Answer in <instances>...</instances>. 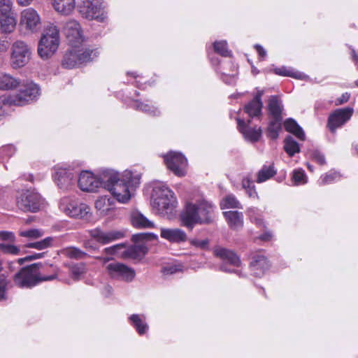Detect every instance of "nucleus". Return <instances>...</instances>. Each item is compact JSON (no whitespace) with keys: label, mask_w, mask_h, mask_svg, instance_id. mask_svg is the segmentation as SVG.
Returning a JSON list of instances; mask_svg holds the SVG:
<instances>
[{"label":"nucleus","mask_w":358,"mask_h":358,"mask_svg":"<svg viewBox=\"0 0 358 358\" xmlns=\"http://www.w3.org/2000/svg\"><path fill=\"white\" fill-rule=\"evenodd\" d=\"M63 31L69 45L62 61L63 67L73 69L92 62L99 56L98 48L85 44V37L79 22L68 21Z\"/></svg>","instance_id":"f257e3e1"},{"label":"nucleus","mask_w":358,"mask_h":358,"mask_svg":"<svg viewBox=\"0 0 358 358\" xmlns=\"http://www.w3.org/2000/svg\"><path fill=\"white\" fill-rule=\"evenodd\" d=\"M103 180H106L105 189L120 203H126L131 198L136 188L139 185L141 176L137 172L125 170L122 173L108 169Z\"/></svg>","instance_id":"f03ea898"},{"label":"nucleus","mask_w":358,"mask_h":358,"mask_svg":"<svg viewBox=\"0 0 358 358\" xmlns=\"http://www.w3.org/2000/svg\"><path fill=\"white\" fill-rule=\"evenodd\" d=\"M215 206L204 198L186 204L180 215L181 224L192 229L198 224H209L213 222Z\"/></svg>","instance_id":"7ed1b4c3"},{"label":"nucleus","mask_w":358,"mask_h":358,"mask_svg":"<svg viewBox=\"0 0 358 358\" xmlns=\"http://www.w3.org/2000/svg\"><path fill=\"white\" fill-rule=\"evenodd\" d=\"M177 200L173 191L164 182L154 184L151 194V206L160 216L170 218L174 213Z\"/></svg>","instance_id":"20e7f679"},{"label":"nucleus","mask_w":358,"mask_h":358,"mask_svg":"<svg viewBox=\"0 0 358 358\" xmlns=\"http://www.w3.org/2000/svg\"><path fill=\"white\" fill-rule=\"evenodd\" d=\"M41 264H34L21 268L13 277L15 284L21 288H31L39 282L57 278L56 268H52V274L45 275L41 272Z\"/></svg>","instance_id":"39448f33"},{"label":"nucleus","mask_w":358,"mask_h":358,"mask_svg":"<svg viewBox=\"0 0 358 358\" xmlns=\"http://www.w3.org/2000/svg\"><path fill=\"white\" fill-rule=\"evenodd\" d=\"M60 42L59 30L53 24L45 27L38 45V53L41 58L47 59L57 50Z\"/></svg>","instance_id":"423d86ee"},{"label":"nucleus","mask_w":358,"mask_h":358,"mask_svg":"<svg viewBox=\"0 0 358 358\" xmlns=\"http://www.w3.org/2000/svg\"><path fill=\"white\" fill-rule=\"evenodd\" d=\"M20 89L13 94H6L13 106H23L36 100L41 94L39 86L32 81L20 84Z\"/></svg>","instance_id":"0eeeda50"},{"label":"nucleus","mask_w":358,"mask_h":358,"mask_svg":"<svg viewBox=\"0 0 358 358\" xmlns=\"http://www.w3.org/2000/svg\"><path fill=\"white\" fill-rule=\"evenodd\" d=\"M108 169L101 171L97 175L90 171H82L78 177V186L83 192H96L100 188H105L106 180H103Z\"/></svg>","instance_id":"6e6552de"},{"label":"nucleus","mask_w":358,"mask_h":358,"mask_svg":"<svg viewBox=\"0 0 358 358\" xmlns=\"http://www.w3.org/2000/svg\"><path fill=\"white\" fill-rule=\"evenodd\" d=\"M214 255L222 260L220 269L224 272L235 273L239 277L245 275L240 269L241 262L239 257L231 250L222 247H216L214 249Z\"/></svg>","instance_id":"1a4fd4ad"},{"label":"nucleus","mask_w":358,"mask_h":358,"mask_svg":"<svg viewBox=\"0 0 358 358\" xmlns=\"http://www.w3.org/2000/svg\"><path fill=\"white\" fill-rule=\"evenodd\" d=\"M17 205L24 211L37 212L40 210L43 201L41 196L34 189H22L17 192Z\"/></svg>","instance_id":"9d476101"},{"label":"nucleus","mask_w":358,"mask_h":358,"mask_svg":"<svg viewBox=\"0 0 358 358\" xmlns=\"http://www.w3.org/2000/svg\"><path fill=\"white\" fill-rule=\"evenodd\" d=\"M52 178L57 187L64 192L73 189L77 178L71 169L62 165L53 167Z\"/></svg>","instance_id":"9b49d317"},{"label":"nucleus","mask_w":358,"mask_h":358,"mask_svg":"<svg viewBox=\"0 0 358 358\" xmlns=\"http://www.w3.org/2000/svg\"><path fill=\"white\" fill-rule=\"evenodd\" d=\"M42 19L38 12L34 8L29 7L20 13L19 27L25 32L37 33L41 27Z\"/></svg>","instance_id":"f8f14e48"},{"label":"nucleus","mask_w":358,"mask_h":358,"mask_svg":"<svg viewBox=\"0 0 358 358\" xmlns=\"http://www.w3.org/2000/svg\"><path fill=\"white\" fill-rule=\"evenodd\" d=\"M104 8L103 0H83L80 12L86 19L104 22L108 18Z\"/></svg>","instance_id":"ddd939ff"},{"label":"nucleus","mask_w":358,"mask_h":358,"mask_svg":"<svg viewBox=\"0 0 358 358\" xmlns=\"http://www.w3.org/2000/svg\"><path fill=\"white\" fill-rule=\"evenodd\" d=\"M59 208L66 215L76 218L86 217L90 210V208L87 204L80 203L70 196L62 198L59 203Z\"/></svg>","instance_id":"4468645a"},{"label":"nucleus","mask_w":358,"mask_h":358,"mask_svg":"<svg viewBox=\"0 0 358 358\" xmlns=\"http://www.w3.org/2000/svg\"><path fill=\"white\" fill-rule=\"evenodd\" d=\"M31 51L29 45L22 41L13 43L11 48L10 64L13 69L24 66L30 60Z\"/></svg>","instance_id":"2eb2a0df"},{"label":"nucleus","mask_w":358,"mask_h":358,"mask_svg":"<svg viewBox=\"0 0 358 358\" xmlns=\"http://www.w3.org/2000/svg\"><path fill=\"white\" fill-rule=\"evenodd\" d=\"M164 163L176 176L182 177L186 175L187 160L180 152L170 151L164 156Z\"/></svg>","instance_id":"dca6fc26"},{"label":"nucleus","mask_w":358,"mask_h":358,"mask_svg":"<svg viewBox=\"0 0 358 358\" xmlns=\"http://www.w3.org/2000/svg\"><path fill=\"white\" fill-rule=\"evenodd\" d=\"M106 271L112 278L126 282L132 281L136 275L135 271L132 268L117 262L107 264Z\"/></svg>","instance_id":"f3484780"},{"label":"nucleus","mask_w":358,"mask_h":358,"mask_svg":"<svg viewBox=\"0 0 358 358\" xmlns=\"http://www.w3.org/2000/svg\"><path fill=\"white\" fill-rule=\"evenodd\" d=\"M353 108H344L334 110L329 117L328 127L331 132L347 122L353 114Z\"/></svg>","instance_id":"a211bd4d"},{"label":"nucleus","mask_w":358,"mask_h":358,"mask_svg":"<svg viewBox=\"0 0 358 358\" xmlns=\"http://www.w3.org/2000/svg\"><path fill=\"white\" fill-rule=\"evenodd\" d=\"M236 120L238 129L246 141L252 143L259 141L262 136V129L260 127L250 126V120H248V122H245L240 118H236Z\"/></svg>","instance_id":"6ab92c4d"},{"label":"nucleus","mask_w":358,"mask_h":358,"mask_svg":"<svg viewBox=\"0 0 358 358\" xmlns=\"http://www.w3.org/2000/svg\"><path fill=\"white\" fill-rule=\"evenodd\" d=\"M160 236L172 243H181L187 240V234L179 228H161Z\"/></svg>","instance_id":"aec40b11"},{"label":"nucleus","mask_w":358,"mask_h":358,"mask_svg":"<svg viewBox=\"0 0 358 358\" xmlns=\"http://www.w3.org/2000/svg\"><path fill=\"white\" fill-rule=\"evenodd\" d=\"M216 71L222 75L221 78L226 83L234 85L236 83L237 66L231 61L222 63Z\"/></svg>","instance_id":"412c9836"},{"label":"nucleus","mask_w":358,"mask_h":358,"mask_svg":"<svg viewBox=\"0 0 358 358\" xmlns=\"http://www.w3.org/2000/svg\"><path fill=\"white\" fill-rule=\"evenodd\" d=\"M268 267L267 259L262 254H256L252 256L250 268L253 275L261 277Z\"/></svg>","instance_id":"4be33fe9"},{"label":"nucleus","mask_w":358,"mask_h":358,"mask_svg":"<svg viewBox=\"0 0 358 358\" xmlns=\"http://www.w3.org/2000/svg\"><path fill=\"white\" fill-rule=\"evenodd\" d=\"M128 321L140 336L145 335L149 330V325L144 314H132L128 317Z\"/></svg>","instance_id":"5701e85b"},{"label":"nucleus","mask_w":358,"mask_h":358,"mask_svg":"<svg viewBox=\"0 0 358 358\" xmlns=\"http://www.w3.org/2000/svg\"><path fill=\"white\" fill-rule=\"evenodd\" d=\"M17 18L15 12L0 17V30L2 34H11L15 29Z\"/></svg>","instance_id":"b1692460"},{"label":"nucleus","mask_w":358,"mask_h":358,"mask_svg":"<svg viewBox=\"0 0 358 358\" xmlns=\"http://www.w3.org/2000/svg\"><path fill=\"white\" fill-rule=\"evenodd\" d=\"M223 215L229 227L234 230H238L243 225V215L242 213L230 210L225 211Z\"/></svg>","instance_id":"393cba45"},{"label":"nucleus","mask_w":358,"mask_h":358,"mask_svg":"<svg viewBox=\"0 0 358 358\" xmlns=\"http://www.w3.org/2000/svg\"><path fill=\"white\" fill-rule=\"evenodd\" d=\"M131 223L136 228H155V223L139 211H134L131 215Z\"/></svg>","instance_id":"a878e982"},{"label":"nucleus","mask_w":358,"mask_h":358,"mask_svg":"<svg viewBox=\"0 0 358 358\" xmlns=\"http://www.w3.org/2000/svg\"><path fill=\"white\" fill-rule=\"evenodd\" d=\"M52 4L58 13L69 15L75 8L76 0H52Z\"/></svg>","instance_id":"bb28decb"},{"label":"nucleus","mask_w":358,"mask_h":358,"mask_svg":"<svg viewBox=\"0 0 358 358\" xmlns=\"http://www.w3.org/2000/svg\"><path fill=\"white\" fill-rule=\"evenodd\" d=\"M134 252H136V247L126 250L124 244H117L104 249V252L107 255H114L123 257H131V254Z\"/></svg>","instance_id":"cd10ccee"},{"label":"nucleus","mask_w":358,"mask_h":358,"mask_svg":"<svg viewBox=\"0 0 358 358\" xmlns=\"http://www.w3.org/2000/svg\"><path fill=\"white\" fill-rule=\"evenodd\" d=\"M273 71L275 74L281 76L292 77L299 80H306L308 78V76L305 75L303 73L296 71L292 67H275L273 69Z\"/></svg>","instance_id":"c85d7f7f"},{"label":"nucleus","mask_w":358,"mask_h":358,"mask_svg":"<svg viewBox=\"0 0 358 358\" xmlns=\"http://www.w3.org/2000/svg\"><path fill=\"white\" fill-rule=\"evenodd\" d=\"M94 205L100 215H106L113 208V201L108 196H101L96 200Z\"/></svg>","instance_id":"c756f323"},{"label":"nucleus","mask_w":358,"mask_h":358,"mask_svg":"<svg viewBox=\"0 0 358 358\" xmlns=\"http://www.w3.org/2000/svg\"><path fill=\"white\" fill-rule=\"evenodd\" d=\"M131 107L135 110L142 111L150 115H159L160 110L153 105L141 102L138 100H134L131 103Z\"/></svg>","instance_id":"7c9ffc66"},{"label":"nucleus","mask_w":358,"mask_h":358,"mask_svg":"<svg viewBox=\"0 0 358 358\" xmlns=\"http://www.w3.org/2000/svg\"><path fill=\"white\" fill-rule=\"evenodd\" d=\"M268 110L273 118H282L281 114L283 106L281 100L277 96H271L268 99Z\"/></svg>","instance_id":"2f4dec72"},{"label":"nucleus","mask_w":358,"mask_h":358,"mask_svg":"<svg viewBox=\"0 0 358 358\" xmlns=\"http://www.w3.org/2000/svg\"><path fill=\"white\" fill-rule=\"evenodd\" d=\"M284 127L289 133L293 134L296 137H297L300 140L305 139V134L303 131L302 128L296 123V122L292 119L289 118L285 120L284 123Z\"/></svg>","instance_id":"473e14b6"},{"label":"nucleus","mask_w":358,"mask_h":358,"mask_svg":"<svg viewBox=\"0 0 358 358\" xmlns=\"http://www.w3.org/2000/svg\"><path fill=\"white\" fill-rule=\"evenodd\" d=\"M20 81L9 74L0 75V90H13L20 85Z\"/></svg>","instance_id":"72a5a7b5"},{"label":"nucleus","mask_w":358,"mask_h":358,"mask_svg":"<svg viewBox=\"0 0 358 358\" xmlns=\"http://www.w3.org/2000/svg\"><path fill=\"white\" fill-rule=\"evenodd\" d=\"M276 172L277 171L273 164L268 166L264 165L257 173L256 182L257 183L264 182L271 178L276 173Z\"/></svg>","instance_id":"f704fd0d"},{"label":"nucleus","mask_w":358,"mask_h":358,"mask_svg":"<svg viewBox=\"0 0 358 358\" xmlns=\"http://www.w3.org/2000/svg\"><path fill=\"white\" fill-rule=\"evenodd\" d=\"M263 103L262 101L252 99L245 106V112L250 117H258L261 115Z\"/></svg>","instance_id":"c9c22d12"},{"label":"nucleus","mask_w":358,"mask_h":358,"mask_svg":"<svg viewBox=\"0 0 358 358\" xmlns=\"http://www.w3.org/2000/svg\"><path fill=\"white\" fill-rule=\"evenodd\" d=\"M220 208L221 209L242 208V206L234 195L228 194L221 200Z\"/></svg>","instance_id":"e433bc0d"},{"label":"nucleus","mask_w":358,"mask_h":358,"mask_svg":"<svg viewBox=\"0 0 358 358\" xmlns=\"http://www.w3.org/2000/svg\"><path fill=\"white\" fill-rule=\"evenodd\" d=\"M291 179L294 185L299 186L307 183L308 177L302 169H294L291 174Z\"/></svg>","instance_id":"4c0bfd02"},{"label":"nucleus","mask_w":358,"mask_h":358,"mask_svg":"<svg viewBox=\"0 0 358 358\" xmlns=\"http://www.w3.org/2000/svg\"><path fill=\"white\" fill-rule=\"evenodd\" d=\"M281 121L282 118H274L270 122L267 129V135L269 138L276 139L278 137L281 130Z\"/></svg>","instance_id":"58836bf2"},{"label":"nucleus","mask_w":358,"mask_h":358,"mask_svg":"<svg viewBox=\"0 0 358 358\" xmlns=\"http://www.w3.org/2000/svg\"><path fill=\"white\" fill-rule=\"evenodd\" d=\"M45 232L41 229H21L19 231V236L21 237L27 238L29 240H35L41 238L44 235Z\"/></svg>","instance_id":"ea45409f"},{"label":"nucleus","mask_w":358,"mask_h":358,"mask_svg":"<svg viewBox=\"0 0 358 358\" xmlns=\"http://www.w3.org/2000/svg\"><path fill=\"white\" fill-rule=\"evenodd\" d=\"M341 178V175L340 173L334 170H331L327 173L321 176L319 180V184L321 185H329L332 182L338 181Z\"/></svg>","instance_id":"a19ab883"},{"label":"nucleus","mask_w":358,"mask_h":358,"mask_svg":"<svg viewBox=\"0 0 358 358\" xmlns=\"http://www.w3.org/2000/svg\"><path fill=\"white\" fill-rule=\"evenodd\" d=\"M285 151L290 156L294 155L296 153L300 152V148L296 141L292 137L289 136L285 139L284 141Z\"/></svg>","instance_id":"79ce46f5"},{"label":"nucleus","mask_w":358,"mask_h":358,"mask_svg":"<svg viewBox=\"0 0 358 358\" xmlns=\"http://www.w3.org/2000/svg\"><path fill=\"white\" fill-rule=\"evenodd\" d=\"M54 238L48 236L39 241L28 243L26 247L41 250L52 246Z\"/></svg>","instance_id":"37998d69"},{"label":"nucleus","mask_w":358,"mask_h":358,"mask_svg":"<svg viewBox=\"0 0 358 358\" xmlns=\"http://www.w3.org/2000/svg\"><path fill=\"white\" fill-rule=\"evenodd\" d=\"M69 272L74 280H78L85 274V266L83 264H73L69 267Z\"/></svg>","instance_id":"c03bdc74"},{"label":"nucleus","mask_w":358,"mask_h":358,"mask_svg":"<svg viewBox=\"0 0 358 358\" xmlns=\"http://www.w3.org/2000/svg\"><path fill=\"white\" fill-rule=\"evenodd\" d=\"M13 105L10 101L8 96L3 94L0 96V122L8 114V108Z\"/></svg>","instance_id":"a18cd8bd"},{"label":"nucleus","mask_w":358,"mask_h":358,"mask_svg":"<svg viewBox=\"0 0 358 358\" xmlns=\"http://www.w3.org/2000/svg\"><path fill=\"white\" fill-rule=\"evenodd\" d=\"M213 48L216 53L223 57H230L231 51L228 50L226 41H215L213 43Z\"/></svg>","instance_id":"49530a36"},{"label":"nucleus","mask_w":358,"mask_h":358,"mask_svg":"<svg viewBox=\"0 0 358 358\" xmlns=\"http://www.w3.org/2000/svg\"><path fill=\"white\" fill-rule=\"evenodd\" d=\"M248 216L252 222L255 223L259 227H264V222L262 219V215L259 213L257 208H250L248 209Z\"/></svg>","instance_id":"de8ad7c7"},{"label":"nucleus","mask_w":358,"mask_h":358,"mask_svg":"<svg viewBox=\"0 0 358 358\" xmlns=\"http://www.w3.org/2000/svg\"><path fill=\"white\" fill-rule=\"evenodd\" d=\"M9 281L4 275H0V302L8 299V287Z\"/></svg>","instance_id":"09e8293b"},{"label":"nucleus","mask_w":358,"mask_h":358,"mask_svg":"<svg viewBox=\"0 0 358 358\" xmlns=\"http://www.w3.org/2000/svg\"><path fill=\"white\" fill-rule=\"evenodd\" d=\"M16 151L17 149L13 145H3L0 148V159L11 157L15 154Z\"/></svg>","instance_id":"8fccbe9b"},{"label":"nucleus","mask_w":358,"mask_h":358,"mask_svg":"<svg viewBox=\"0 0 358 358\" xmlns=\"http://www.w3.org/2000/svg\"><path fill=\"white\" fill-rule=\"evenodd\" d=\"M15 12L12 0H0V17Z\"/></svg>","instance_id":"3c124183"},{"label":"nucleus","mask_w":358,"mask_h":358,"mask_svg":"<svg viewBox=\"0 0 358 358\" xmlns=\"http://www.w3.org/2000/svg\"><path fill=\"white\" fill-rule=\"evenodd\" d=\"M62 253L70 258L76 259H80L86 255L85 252L73 247L67 248L63 250Z\"/></svg>","instance_id":"603ef678"},{"label":"nucleus","mask_w":358,"mask_h":358,"mask_svg":"<svg viewBox=\"0 0 358 358\" xmlns=\"http://www.w3.org/2000/svg\"><path fill=\"white\" fill-rule=\"evenodd\" d=\"M124 236V231L122 230H111L106 231V241L104 244H108L112 241L122 238Z\"/></svg>","instance_id":"864d4df0"},{"label":"nucleus","mask_w":358,"mask_h":358,"mask_svg":"<svg viewBox=\"0 0 358 358\" xmlns=\"http://www.w3.org/2000/svg\"><path fill=\"white\" fill-rule=\"evenodd\" d=\"M0 250L3 253L10 254L13 255H17L20 253V249L19 247L6 243H0Z\"/></svg>","instance_id":"5fc2aeb1"},{"label":"nucleus","mask_w":358,"mask_h":358,"mask_svg":"<svg viewBox=\"0 0 358 358\" xmlns=\"http://www.w3.org/2000/svg\"><path fill=\"white\" fill-rule=\"evenodd\" d=\"M90 234L94 239L102 244H104V241H106V231L95 229L90 231Z\"/></svg>","instance_id":"6e6d98bb"},{"label":"nucleus","mask_w":358,"mask_h":358,"mask_svg":"<svg viewBox=\"0 0 358 358\" xmlns=\"http://www.w3.org/2000/svg\"><path fill=\"white\" fill-rule=\"evenodd\" d=\"M157 235L153 233H140L133 236V240L138 241H147V240H157Z\"/></svg>","instance_id":"4d7b16f0"},{"label":"nucleus","mask_w":358,"mask_h":358,"mask_svg":"<svg viewBox=\"0 0 358 358\" xmlns=\"http://www.w3.org/2000/svg\"><path fill=\"white\" fill-rule=\"evenodd\" d=\"M180 271V266L176 264H169L164 266L162 269V271L164 275L173 274Z\"/></svg>","instance_id":"13d9d810"},{"label":"nucleus","mask_w":358,"mask_h":358,"mask_svg":"<svg viewBox=\"0 0 358 358\" xmlns=\"http://www.w3.org/2000/svg\"><path fill=\"white\" fill-rule=\"evenodd\" d=\"M189 241L191 245L197 248L204 249L208 245V239L200 240L198 238H191Z\"/></svg>","instance_id":"bf43d9fd"},{"label":"nucleus","mask_w":358,"mask_h":358,"mask_svg":"<svg viewBox=\"0 0 358 358\" xmlns=\"http://www.w3.org/2000/svg\"><path fill=\"white\" fill-rule=\"evenodd\" d=\"M310 157L320 165H323L326 162L324 155L318 150H313L311 152Z\"/></svg>","instance_id":"052dcab7"},{"label":"nucleus","mask_w":358,"mask_h":358,"mask_svg":"<svg viewBox=\"0 0 358 358\" xmlns=\"http://www.w3.org/2000/svg\"><path fill=\"white\" fill-rule=\"evenodd\" d=\"M127 76H131L132 77L138 87L145 88L143 85H145L146 83H143L141 82L143 78L138 75L136 72H127Z\"/></svg>","instance_id":"680f3d73"},{"label":"nucleus","mask_w":358,"mask_h":358,"mask_svg":"<svg viewBox=\"0 0 358 358\" xmlns=\"http://www.w3.org/2000/svg\"><path fill=\"white\" fill-rule=\"evenodd\" d=\"M0 239L14 242L15 240V234L11 231H0Z\"/></svg>","instance_id":"e2e57ef3"},{"label":"nucleus","mask_w":358,"mask_h":358,"mask_svg":"<svg viewBox=\"0 0 358 358\" xmlns=\"http://www.w3.org/2000/svg\"><path fill=\"white\" fill-rule=\"evenodd\" d=\"M43 253H35L33 255H29V256L25 257L24 258H20L17 260V262L19 264L21 265L26 261H31V260H34V259H40L43 257Z\"/></svg>","instance_id":"0e129e2a"},{"label":"nucleus","mask_w":358,"mask_h":358,"mask_svg":"<svg viewBox=\"0 0 358 358\" xmlns=\"http://www.w3.org/2000/svg\"><path fill=\"white\" fill-rule=\"evenodd\" d=\"M9 47L7 37L0 34V52H5Z\"/></svg>","instance_id":"69168bd1"},{"label":"nucleus","mask_w":358,"mask_h":358,"mask_svg":"<svg viewBox=\"0 0 358 358\" xmlns=\"http://www.w3.org/2000/svg\"><path fill=\"white\" fill-rule=\"evenodd\" d=\"M254 186L253 181L249 176H246L242 180V187L243 189H246L251 187Z\"/></svg>","instance_id":"338daca9"},{"label":"nucleus","mask_w":358,"mask_h":358,"mask_svg":"<svg viewBox=\"0 0 358 358\" xmlns=\"http://www.w3.org/2000/svg\"><path fill=\"white\" fill-rule=\"evenodd\" d=\"M273 234L271 231H266L259 236V239L262 241H269L272 239Z\"/></svg>","instance_id":"774afa93"}]
</instances>
